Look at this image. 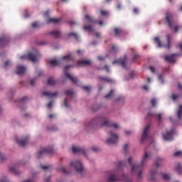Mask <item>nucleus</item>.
<instances>
[{
	"label": "nucleus",
	"instance_id": "f257e3e1",
	"mask_svg": "<svg viewBox=\"0 0 182 182\" xmlns=\"http://www.w3.org/2000/svg\"><path fill=\"white\" fill-rule=\"evenodd\" d=\"M151 158V153L148 152L146 150L144 151V156L141 159V164H134L132 167V173L133 175H137L139 178H142V173L144 171V166L149 159Z\"/></svg>",
	"mask_w": 182,
	"mask_h": 182
},
{
	"label": "nucleus",
	"instance_id": "f03ea898",
	"mask_svg": "<svg viewBox=\"0 0 182 182\" xmlns=\"http://www.w3.org/2000/svg\"><path fill=\"white\" fill-rule=\"evenodd\" d=\"M41 57L40 53L37 50H35L33 52H29L28 55H21L20 57L21 60H25V59H28L33 63L37 62L38 59Z\"/></svg>",
	"mask_w": 182,
	"mask_h": 182
},
{
	"label": "nucleus",
	"instance_id": "7ed1b4c3",
	"mask_svg": "<svg viewBox=\"0 0 182 182\" xmlns=\"http://www.w3.org/2000/svg\"><path fill=\"white\" fill-rule=\"evenodd\" d=\"M122 181L124 182H132V179L129 178L126 175H122L121 178H119L114 174H110L109 176L108 177V178L107 179V181H108V182H116V181Z\"/></svg>",
	"mask_w": 182,
	"mask_h": 182
},
{
	"label": "nucleus",
	"instance_id": "20e7f679",
	"mask_svg": "<svg viewBox=\"0 0 182 182\" xmlns=\"http://www.w3.org/2000/svg\"><path fill=\"white\" fill-rule=\"evenodd\" d=\"M70 166L75 169L77 173L82 174L85 171L83 166L80 161H71Z\"/></svg>",
	"mask_w": 182,
	"mask_h": 182
},
{
	"label": "nucleus",
	"instance_id": "39448f33",
	"mask_svg": "<svg viewBox=\"0 0 182 182\" xmlns=\"http://www.w3.org/2000/svg\"><path fill=\"white\" fill-rule=\"evenodd\" d=\"M50 153H53V147H49V148L44 147L39 150L38 153V159H41L43 157V156H46V154H50Z\"/></svg>",
	"mask_w": 182,
	"mask_h": 182
},
{
	"label": "nucleus",
	"instance_id": "423d86ee",
	"mask_svg": "<svg viewBox=\"0 0 182 182\" xmlns=\"http://www.w3.org/2000/svg\"><path fill=\"white\" fill-rule=\"evenodd\" d=\"M110 138L107 139V144H114L118 141L119 136L113 131L109 132Z\"/></svg>",
	"mask_w": 182,
	"mask_h": 182
},
{
	"label": "nucleus",
	"instance_id": "0eeeda50",
	"mask_svg": "<svg viewBox=\"0 0 182 182\" xmlns=\"http://www.w3.org/2000/svg\"><path fill=\"white\" fill-rule=\"evenodd\" d=\"M72 67H73V65H66V66L65 67V68H64L63 72H64V73H65V75L68 78H69L73 83H77V81H78L77 77L72 76V75H70L69 73H68V69H69L70 68H72Z\"/></svg>",
	"mask_w": 182,
	"mask_h": 182
},
{
	"label": "nucleus",
	"instance_id": "6e6552de",
	"mask_svg": "<svg viewBox=\"0 0 182 182\" xmlns=\"http://www.w3.org/2000/svg\"><path fill=\"white\" fill-rule=\"evenodd\" d=\"M150 127H151L150 124H148L145 127V129L144 130V132L142 134L141 139V143L144 142L146 140H147L149 138V130Z\"/></svg>",
	"mask_w": 182,
	"mask_h": 182
},
{
	"label": "nucleus",
	"instance_id": "1a4fd4ad",
	"mask_svg": "<svg viewBox=\"0 0 182 182\" xmlns=\"http://www.w3.org/2000/svg\"><path fill=\"white\" fill-rule=\"evenodd\" d=\"M127 57H124V58H120L119 60H115L114 62H112V64H119L122 66L124 68H127Z\"/></svg>",
	"mask_w": 182,
	"mask_h": 182
},
{
	"label": "nucleus",
	"instance_id": "9d476101",
	"mask_svg": "<svg viewBox=\"0 0 182 182\" xmlns=\"http://www.w3.org/2000/svg\"><path fill=\"white\" fill-rule=\"evenodd\" d=\"M77 64L80 67H87L92 65L91 60H82V61H77Z\"/></svg>",
	"mask_w": 182,
	"mask_h": 182
},
{
	"label": "nucleus",
	"instance_id": "9b49d317",
	"mask_svg": "<svg viewBox=\"0 0 182 182\" xmlns=\"http://www.w3.org/2000/svg\"><path fill=\"white\" fill-rule=\"evenodd\" d=\"M101 127H113L114 129H118L119 127L118 126L117 124L115 122H109V121H105L104 122L102 123Z\"/></svg>",
	"mask_w": 182,
	"mask_h": 182
},
{
	"label": "nucleus",
	"instance_id": "f8f14e48",
	"mask_svg": "<svg viewBox=\"0 0 182 182\" xmlns=\"http://www.w3.org/2000/svg\"><path fill=\"white\" fill-rule=\"evenodd\" d=\"M72 150H73V153H74V154H83L84 156H85V151L84 149H81L80 147H76V146H73Z\"/></svg>",
	"mask_w": 182,
	"mask_h": 182
},
{
	"label": "nucleus",
	"instance_id": "ddd939ff",
	"mask_svg": "<svg viewBox=\"0 0 182 182\" xmlns=\"http://www.w3.org/2000/svg\"><path fill=\"white\" fill-rule=\"evenodd\" d=\"M176 56H178V53H173L171 54V55H165V60L169 63H174Z\"/></svg>",
	"mask_w": 182,
	"mask_h": 182
},
{
	"label": "nucleus",
	"instance_id": "4468645a",
	"mask_svg": "<svg viewBox=\"0 0 182 182\" xmlns=\"http://www.w3.org/2000/svg\"><path fill=\"white\" fill-rule=\"evenodd\" d=\"M9 41H10L9 37L0 38V45L1 46V47H4L9 45Z\"/></svg>",
	"mask_w": 182,
	"mask_h": 182
},
{
	"label": "nucleus",
	"instance_id": "2eb2a0df",
	"mask_svg": "<svg viewBox=\"0 0 182 182\" xmlns=\"http://www.w3.org/2000/svg\"><path fill=\"white\" fill-rule=\"evenodd\" d=\"M174 133V130H171L170 132H166V134H164V138L166 141H171L173 140V134Z\"/></svg>",
	"mask_w": 182,
	"mask_h": 182
},
{
	"label": "nucleus",
	"instance_id": "dca6fc26",
	"mask_svg": "<svg viewBox=\"0 0 182 182\" xmlns=\"http://www.w3.org/2000/svg\"><path fill=\"white\" fill-rule=\"evenodd\" d=\"M50 35L54 38L58 39L61 38L62 33L60 31H53L50 32Z\"/></svg>",
	"mask_w": 182,
	"mask_h": 182
},
{
	"label": "nucleus",
	"instance_id": "f3484780",
	"mask_svg": "<svg viewBox=\"0 0 182 182\" xmlns=\"http://www.w3.org/2000/svg\"><path fill=\"white\" fill-rule=\"evenodd\" d=\"M29 137L26 136L25 139H16L17 143L21 146H25L28 142Z\"/></svg>",
	"mask_w": 182,
	"mask_h": 182
},
{
	"label": "nucleus",
	"instance_id": "a211bd4d",
	"mask_svg": "<svg viewBox=\"0 0 182 182\" xmlns=\"http://www.w3.org/2000/svg\"><path fill=\"white\" fill-rule=\"evenodd\" d=\"M114 36L116 37H119L124 35V30L121 28H114Z\"/></svg>",
	"mask_w": 182,
	"mask_h": 182
},
{
	"label": "nucleus",
	"instance_id": "6ab92c4d",
	"mask_svg": "<svg viewBox=\"0 0 182 182\" xmlns=\"http://www.w3.org/2000/svg\"><path fill=\"white\" fill-rule=\"evenodd\" d=\"M102 121H103V118L102 117H100V118H95V119H92L91 121V122L88 124V127H91L94 124H99Z\"/></svg>",
	"mask_w": 182,
	"mask_h": 182
},
{
	"label": "nucleus",
	"instance_id": "aec40b11",
	"mask_svg": "<svg viewBox=\"0 0 182 182\" xmlns=\"http://www.w3.org/2000/svg\"><path fill=\"white\" fill-rule=\"evenodd\" d=\"M166 21H168L169 28H173V16L171 14L166 15Z\"/></svg>",
	"mask_w": 182,
	"mask_h": 182
},
{
	"label": "nucleus",
	"instance_id": "412c9836",
	"mask_svg": "<svg viewBox=\"0 0 182 182\" xmlns=\"http://www.w3.org/2000/svg\"><path fill=\"white\" fill-rule=\"evenodd\" d=\"M43 96H46L48 98H53L58 96V92H55L51 93L48 92H43Z\"/></svg>",
	"mask_w": 182,
	"mask_h": 182
},
{
	"label": "nucleus",
	"instance_id": "4be33fe9",
	"mask_svg": "<svg viewBox=\"0 0 182 182\" xmlns=\"http://www.w3.org/2000/svg\"><path fill=\"white\" fill-rule=\"evenodd\" d=\"M25 71H26V68L23 66L18 65L16 68V73L18 75H21L24 73Z\"/></svg>",
	"mask_w": 182,
	"mask_h": 182
},
{
	"label": "nucleus",
	"instance_id": "5701e85b",
	"mask_svg": "<svg viewBox=\"0 0 182 182\" xmlns=\"http://www.w3.org/2000/svg\"><path fill=\"white\" fill-rule=\"evenodd\" d=\"M171 40L172 37L170 35H166V41H168V45H164V47H165L168 50H170Z\"/></svg>",
	"mask_w": 182,
	"mask_h": 182
},
{
	"label": "nucleus",
	"instance_id": "b1692460",
	"mask_svg": "<svg viewBox=\"0 0 182 182\" xmlns=\"http://www.w3.org/2000/svg\"><path fill=\"white\" fill-rule=\"evenodd\" d=\"M148 115L150 116V117H153L154 118H158L159 123L161 122V113H159V114H154V113L149 112L148 114Z\"/></svg>",
	"mask_w": 182,
	"mask_h": 182
},
{
	"label": "nucleus",
	"instance_id": "393cba45",
	"mask_svg": "<svg viewBox=\"0 0 182 182\" xmlns=\"http://www.w3.org/2000/svg\"><path fill=\"white\" fill-rule=\"evenodd\" d=\"M61 21V18H48L47 20V23H59L60 21Z\"/></svg>",
	"mask_w": 182,
	"mask_h": 182
},
{
	"label": "nucleus",
	"instance_id": "a878e982",
	"mask_svg": "<svg viewBox=\"0 0 182 182\" xmlns=\"http://www.w3.org/2000/svg\"><path fill=\"white\" fill-rule=\"evenodd\" d=\"M53 66H58L60 63V60H50L48 62Z\"/></svg>",
	"mask_w": 182,
	"mask_h": 182
},
{
	"label": "nucleus",
	"instance_id": "bb28decb",
	"mask_svg": "<svg viewBox=\"0 0 182 182\" xmlns=\"http://www.w3.org/2000/svg\"><path fill=\"white\" fill-rule=\"evenodd\" d=\"M157 170H151L150 171V176H151V181H156V178L154 177V175L156 173Z\"/></svg>",
	"mask_w": 182,
	"mask_h": 182
},
{
	"label": "nucleus",
	"instance_id": "cd10ccee",
	"mask_svg": "<svg viewBox=\"0 0 182 182\" xmlns=\"http://www.w3.org/2000/svg\"><path fill=\"white\" fill-rule=\"evenodd\" d=\"M178 119L181 120L182 119V105H179L178 109L177 112Z\"/></svg>",
	"mask_w": 182,
	"mask_h": 182
},
{
	"label": "nucleus",
	"instance_id": "c85d7f7f",
	"mask_svg": "<svg viewBox=\"0 0 182 182\" xmlns=\"http://www.w3.org/2000/svg\"><path fill=\"white\" fill-rule=\"evenodd\" d=\"M162 165H163L162 159H161L160 157H158L157 161L156 162V167L159 168V167L161 166Z\"/></svg>",
	"mask_w": 182,
	"mask_h": 182
},
{
	"label": "nucleus",
	"instance_id": "c756f323",
	"mask_svg": "<svg viewBox=\"0 0 182 182\" xmlns=\"http://www.w3.org/2000/svg\"><path fill=\"white\" fill-rule=\"evenodd\" d=\"M155 43L158 46V48H161L163 46L161 41L159 37H155L154 38Z\"/></svg>",
	"mask_w": 182,
	"mask_h": 182
},
{
	"label": "nucleus",
	"instance_id": "7c9ffc66",
	"mask_svg": "<svg viewBox=\"0 0 182 182\" xmlns=\"http://www.w3.org/2000/svg\"><path fill=\"white\" fill-rule=\"evenodd\" d=\"M126 166V162L124 161H119L117 164V168L118 170L122 169L123 167Z\"/></svg>",
	"mask_w": 182,
	"mask_h": 182
},
{
	"label": "nucleus",
	"instance_id": "2f4dec72",
	"mask_svg": "<svg viewBox=\"0 0 182 182\" xmlns=\"http://www.w3.org/2000/svg\"><path fill=\"white\" fill-rule=\"evenodd\" d=\"M68 38H71V37H75V38L77 41L79 39V36L77 35V33H70L68 34Z\"/></svg>",
	"mask_w": 182,
	"mask_h": 182
},
{
	"label": "nucleus",
	"instance_id": "473e14b6",
	"mask_svg": "<svg viewBox=\"0 0 182 182\" xmlns=\"http://www.w3.org/2000/svg\"><path fill=\"white\" fill-rule=\"evenodd\" d=\"M72 59V53H69L68 55H63L62 57V60H66V61H70Z\"/></svg>",
	"mask_w": 182,
	"mask_h": 182
},
{
	"label": "nucleus",
	"instance_id": "72a5a7b5",
	"mask_svg": "<svg viewBox=\"0 0 182 182\" xmlns=\"http://www.w3.org/2000/svg\"><path fill=\"white\" fill-rule=\"evenodd\" d=\"M176 171L178 172V174L182 173V165L180 163L177 164Z\"/></svg>",
	"mask_w": 182,
	"mask_h": 182
},
{
	"label": "nucleus",
	"instance_id": "f704fd0d",
	"mask_svg": "<svg viewBox=\"0 0 182 182\" xmlns=\"http://www.w3.org/2000/svg\"><path fill=\"white\" fill-rule=\"evenodd\" d=\"M114 96V90H111L109 92L105 95V99H110Z\"/></svg>",
	"mask_w": 182,
	"mask_h": 182
},
{
	"label": "nucleus",
	"instance_id": "c9c22d12",
	"mask_svg": "<svg viewBox=\"0 0 182 182\" xmlns=\"http://www.w3.org/2000/svg\"><path fill=\"white\" fill-rule=\"evenodd\" d=\"M85 18L88 19L92 23L97 22V21L95 19H94L91 16H89V15H85Z\"/></svg>",
	"mask_w": 182,
	"mask_h": 182
},
{
	"label": "nucleus",
	"instance_id": "e433bc0d",
	"mask_svg": "<svg viewBox=\"0 0 182 182\" xmlns=\"http://www.w3.org/2000/svg\"><path fill=\"white\" fill-rule=\"evenodd\" d=\"M47 83L50 85H53L55 84V80L53 77H50L48 79Z\"/></svg>",
	"mask_w": 182,
	"mask_h": 182
},
{
	"label": "nucleus",
	"instance_id": "4c0bfd02",
	"mask_svg": "<svg viewBox=\"0 0 182 182\" xmlns=\"http://www.w3.org/2000/svg\"><path fill=\"white\" fill-rule=\"evenodd\" d=\"M10 171H11L12 173H14V174H17V175L19 174V173H18V171H17V168H16V166H13V167H11V168H10Z\"/></svg>",
	"mask_w": 182,
	"mask_h": 182
},
{
	"label": "nucleus",
	"instance_id": "58836bf2",
	"mask_svg": "<svg viewBox=\"0 0 182 182\" xmlns=\"http://www.w3.org/2000/svg\"><path fill=\"white\" fill-rule=\"evenodd\" d=\"M84 29H85V31H89L90 33L93 32V28H92L91 26H84Z\"/></svg>",
	"mask_w": 182,
	"mask_h": 182
},
{
	"label": "nucleus",
	"instance_id": "ea45409f",
	"mask_svg": "<svg viewBox=\"0 0 182 182\" xmlns=\"http://www.w3.org/2000/svg\"><path fill=\"white\" fill-rule=\"evenodd\" d=\"M180 97H181V95H177V94H173V95H171V99H172V100H173V101L177 100L179 99Z\"/></svg>",
	"mask_w": 182,
	"mask_h": 182
},
{
	"label": "nucleus",
	"instance_id": "a19ab883",
	"mask_svg": "<svg viewBox=\"0 0 182 182\" xmlns=\"http://www.w3.org/2000/svg\"><path fill=\"white\" fill-rule=\"evenodd\" d=\"M11 65H12V63L9 60V61H7V62H6V63H4V68L5 69H7L8 68L11 67Z\"/></svg>",
	"mask_w": 182,
	"mask_h": 182
},
{
	"label": "nucleus",
	"instance_id": "79ce46f5",
	"mask_svg": "<svg viewBox=\"0 0 182 182\" xmlns=\"http://www.w3.org/2000/svg\"><path fill=\"white\" fill-rule=\"evenodd\" d=\"M100 79L101 80L107 81L108 82H113L112 79H109V78H107V77H100Z\"/></svg>",
	"mask_w": 182,
	"mask_h": 182
},
{
	"label": "nucleus",
	"instance_id": "37998d69",
	"mask_svg": "<svg viewBox=\"0 0 182 182\" xmlns=\"http://www.w3.org/2000/svg\"><path fill=\"white\" fill-rule=\"evenodd\" d=\"M46 129L51 132H55L58 130V127L56 126H52L51 127H47Z\"/></svg>",
	"mask_w": 182,
	"mask_h": 182
},
{
	"label": "nucleus",
	"instance_id": "c03bdc74",
	"mask_svg": "<svg viewBox=\"0 0 182 182\" xmlns=\"http://www.w3.org/2000/svg\"><path fill=\"white\" fill-rule=\"evenodd\" d=\"M66 96H73V91L70 90H67L65 92Z\"/></svg>",
	"mask_w": 182,
	"mask_h": 182
},
{
	"label": "nucleus",
	"instance_id": "a18cd8bd",
	"mask_svg": "<svg viewBox=\"0 0 182 182\" xmlns=\"http://www.w3.org/2000/svg\"><path fill=\"white\" fill-rule=\"evenodd\" d=\"M163 178L165 180V181H168L171 177L168 174H166V173H164L163 174Z\"/></svg>",
	"mask_w": 182,
	"mask_h": 182
},
{
	"label": "nucleus",
	"instance_id": "49530a36",
	"mask_svg": "<svg viewBox=\"0 0 182 182\" xmlns=\"http://www.w3.org/2000/svg\"><path fill=\"white\" fill-rule=\"evenodd\" d=\"M175 157H181L182 156V151H178L174 153Z\"/></svg>",
	"mask_w": 182,
	"mask_h": 182
},
{
	"label": "nucleus",
	"instance_id": "de8ad7c7",
	"mask_svg": "<svg viewBox=\"0 0 182 182\" xmlns=\"http://www.w3.org/2000/svg\"><path fill=\"white\" fill-rule=\"evenodd\" d=\"M28 101V98L27 97H23L21 100L20 102L21 103H26V102Z\"/></svg>",
	"mask_w": 182,
	"mask_h": 182
},
{
	"label": "nucleus",
	"instance_id": "09e8293b",
	"mask_svg": "<svg viewBox=\"0 0 182 182\" xmlns=\"http://www.w3.org/2000/svg\"><path fill=\"white\" fill-rule=\"evenodd\" d=\"M128 163H129L130 166H132V164H133V157L132 156H130L128 159Z\"/></svg>",
	"mask_w": 182,
	"mask_h": 182
},
{
	"label": "nucleus",
	"instance_id": "8fccbe9b",
	"mask_svg": "<svg viewBox=\"0 0 182 182\" xmlns=\"http://www.w3.org/2000/svg\"><path fill=\"white\" fill-rule=\"evenodd\" d=\"M119 101H121V102H124V97H122V96L119 97L118 98H117L116 102H119Z\"/></svg>",
	"mask_w": 182,
	"mask_h": 182
},
{
	"label": "nucleus",
	"instance_id": "3c124183",
	"mask_svg": "<svg viewBox=\"0 0 182 182\" xmlns=\"http://www.w3.org/2000/svg\"><path fill=\"white\" fill-rule=\"evenodd\" d=\"M151 105H153V107H155L156 104V100L154 98L151 100Z\"/></svg>",
	"mask_w": 182,
	"mask_h": 182
},
{
	"label": "nucleus",
	"instance_id": "603ef678",
	"mask_svg": "<svg viewBox=\"0 0 182 182\" xmlns=\"http://www.w3.org/2000/svg\"><path fill=\"white\" fill-rule=\"evenodd\" d=\"M82 90H85L86 92H90V87H89V86H84V87H82Z\"/></svg>",
	"mask_w": 182,
	"mask_h": 182
},
{
	"label": "nucleus",
	"instance_id": "864d4df0",
	"mask_svg": "<svg viewBox=\"0 0 182 182\" xmlns=\"http://www.w3.org/2000/svg\"><path fill=\"white\" fill-rule=\"evenodd\" d=\"M61 171L63 173L68 174V172L67 171L66 168L65 166L61 167Z\"/></svg>",
	"mask_w": 182,
	"mask_h": 182
},
{
	"label": "nucleus",
	"instance_id": "5fc2aeb1",
	"mask_svg": "<svg viewBox=\"0 0 182 182\" xmlns=\"http://www.w3.org/2000/svg\"><path fill=\"white\" fill-rule=\"evenodd\" d=\"M139 58H140V55H139V54H135L134 55L133 60H138Z\"/></svg>",
	"mask_w": 182,
	"mask_h": 182
},
{
	"label": "nucleus",
	"instance_id": "6e6d98bb",
	"mask_svg": "<svg viewBox=\"0 0 182 182\" xmlns=\"http://www.w3.org/2000/svg\"><path fill=\"white\" fill-rule=\"evenodd\" d=\"M0 159L1 161H4L6 159L5 156L1 152H0Z\"/></svg>",
	"mask_w": 182,
	"mask_h": 182
},
{
	"label": "nucleus",
	"instance_id": "4d7b16f0",
	"mask_svg": "<svg viewBox=\"0 0 182 182\" xmlns=\"http://www.w3.org/2000/svg\"><path fill=\"white\" fill-rule=\"evenodd\" d=\"M112 50L113 52H117L118 50V48L116 47V46H112Z\"/></svg>",
	"mask_w": 182,
	"mask_h": 182
},
{
	"label": "nucleus",
	"instance_id": "13d9d810",
	"mask_svg": "<svg viewBox=\"0 0 182 182\" xmlns=\"http://www.w3.org/2000/svg\"><path fill=\"white\" fill-rule=\"evenodd\" d=\"M128 149H129V145L128 144H124V150L125 153L127 152Z\"/></svg>",
	"mask_w": 182,
	"mask_h": 182
},
{
	"label": "nucleus",
	"instance_id": "bf43d9fd",
	"mask_svg": "<svg viewBox=\"0 0 182 182\" xmlns=\"http://www.w3.org/2000/svg\"><path fill=\"white\" fill-rule=\"evenodd\" d=\"M101 14H102V16H107L109 14H108V12L106 11H101Z\"/></svg>",
	"mask_w": 182,
	"mask_h": 182
},
{
	"label": "nucleus",
	"instance_id": "052dcab7",
	"mask_svg": "<svg viewBox=\"0 0 182 182\" xmlns=\"http://www.w3.org/2000/svg\"><path fill=\"white\" fill-rule=\"evenodd\" d=\"M32 26H33V28H38V22L33 23Z\"/></svg>",
	"mask_w": 182,
	"mask_h": 182
},
{
	"label": "nucleus",
	"instance_id": "680f3d73",
	"mask_svg": "<svg viewBox=\"0 0 182 182\" xmlns=\"http://www.w3.org/2000/svg\"><path fill=\"white\" fill-rule=\"evenodd\" d=\"M41 169L48 170L49 169V166H41Z\"/></svg>",
	"mask_w": 182,
	"mask_h": 182
},
{
	"label": "nucleus",
	"instance_id": "e2e57ef3",
	"mask_svg": "<svg viewBox=\"0 0 182 182\" xmlns=\"http://www.w3.org/2000/svg\"><path fill=\"white\" fill-rule=\"evenodd\" d=\"M23 182H35V181L34 180H33V179H26V180H24V181H23Z\"/></svg>",
	"mask_w": 182,
	"mask_h": 182
},
{
	"label": "nucleus",
	"instance_id": "0e129e2a",
	"mask_svg": "<svg viewBox=\"0 0 182 182\" xmlns=\"http://www.w3.org/2000/svg\"><path fill=\"white\" fill-rule=\"evenodd\" d=\"M133 12H134V14H139V9L134 8V9H133Z\"/></svg>",
	"mask_w": 182,
	"mask_h": 182
},
{
	"label": "nucleus",
	"instance_id": "69168bd1",
	"mask_svg": "<svg viewBox=\"0 0 182 182\" xmlns=\"http://www.w3.org/2000/svg\"><path fill=\"white\" fill-rule=\"evenodd\" d=\"M0 182H9L6 178H4V179H0Z\"/></svg>",
	"mask_w": 182,
	"mask_h": 182
},
{
	"label": "nucleus",
	"instance_id": "338daca9",
	"mask_svg": "<svg viewBox=\"0 0 182 182\" xmlns=\"http://www.w3.org/2000/svg\"><path fill=\"white\" fill-rule=\"evenodd\" d=\"M98 60H100V61H104L105 60V57L99 56Z\"/></svg>",
	"mask_w": 182,
	"mask_h": 182
},
{
	"label": "nucleus",
	"instance_id": "774afa93",
	"mask_svg": "<svg viewBox=\"0 0 182 182\" xmlns=\"http://www.w3.org/2000/svg\"><path fill=\"white\" fill-rule=\"evenodd\" d=\"M149 69H150V70H151L152 73H154V72H155V68H154V67L150 66V67H149Z\"/></svg>",
	"mask_w": 182,
	"mask_h": 182
}]
</instances>
